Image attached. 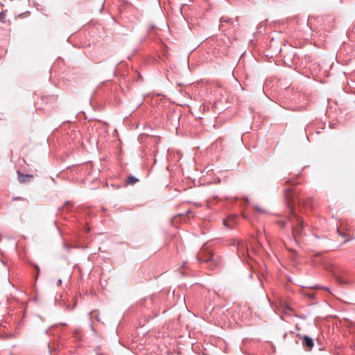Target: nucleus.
<instances>
[{
  "label": "nucleus",
  "mask_w": 355,
  "mask_h": 355,
  "mask_svg": "<svg viewBox=\"0 0 355 355\" xmlns=\"http://www.w3.org/2000/svg\"><path fill=\"white\" fill-rule=\"evenodd\" d=\"M295 196V193L293 187L284 189V198L288 208V215L286 221L291 223L293 234L295 241H297L304 236L305 225L302 219L294 211Z\"/></svg>",
  "instance_id": "1"
},
{
  "label": "nucleus",
  "mask_w": 355,
  "mask_h": 355,
  "mask_svg": "<svg viewBox=\"0 0 355 355\" xmlns=\"http://www.w3.org/2000/svg\"><path fill=\"white\" fill-rule=\"evenodd\" d=\"M297 200H298L299 202L302 200L298 196H297Z\"/></svg>",
  "instance_id": "22"
},
{
  "label": "nucleus",
  "mask_w": 355,
  "mask_h": 355,
  "mask_svg": "<svg viewBox=\"0 0 355 355\" xmlns=\"http://www.w3.org/2000/svg\"><path fill=\"white\" fill-rule=\"evenodd\" d=\"M337 231H338V234H339L340 236H345V234H342V233L340 232V230H339L338 229H337Z\"/></svg>",
  "instance_id": "18"
},
{
  "label": "nucleus",
  "mask_w": 355,
  "mask_h": 355,
  "mask_svg": "<svg viewBox=\"0 0 355 355\" xmlns=\"http://www.w3.org/2000/svg\"><path fill=\"white\" fill-rule=\"evenodd\" d=\"M233 245L236 246L237 253L239 257H245V256L249 255L248 248L245 241H234Z\"/></svg>",
  "instance_id": "3"
},
{
  "label": "nucleus",
  "mask_w": 355,
  "mask_h": 355,
  "mask_svg": "<svg viewBox=\"0 0 355 355\" xmlns=\"http://www.w3.org/2000/svg\"><path fill=\"white\" fill-rule=\"evenodd\" d=\"M33 266H34V268H35V270L37 271V274L38 275L39 272H40V268H39V266L37 265H36V264H34Z\"/></svg>",
  "instance_id": "17"
},
{
  "label": "nucleus",
  "mask_w": 355,
  "mask_h": 355,
  "mask_svg": "<svg viewBox=\"0 0 355 355\" xmlns=\"http://www.w3.org/2000/svg\"><path fill=\"white\" fill-rule=\"evenodd\" d=\"M255 209L257 210L258 211L261 212V213H263L264 212V210L260 207H259L258 206L255 207Z\"/></svg>",
  "instance_id": "16"
},
{
  "label": "nucleus",
  "mask_w": 355,
  "mask_h": 355,
  "mask_svg": "<svg viewBox=\"0 0 355 355\" xmlns=\"http://www.w3.org/2000/svg\"><path fill=\"white\" fill-rule=\"evenodd\" d=\"M302 344L306 347L309 351L312 349L314 346V342L312 338L309 336H303Z\"/></svg>",
  "instance_id": "7"
},
{
  "label": "nucleus",
  "mask_w": 355,
  "mask_h": 355,
  "mask_svg": "<svg viewBox=\"0 0 355 355\" xmlns=\"http://www.w3.org/2000/svg\"><path fill=\"white\" fill-rule=\"evenodd\" d=\"M213 257L212 252L207 249L206 248H202L200 251L196 255V259L200 263H207L211 261Z\"/></svg>",
  "instance_id": "4"
},
{
  "label": "nucleus",
  "mask_w": 355,
  "mask_h": 355,
  "mask_svg": "<svg viewBox=\"0 0 355 355\" xmlns=\"http://www.w3.org/2000/svg\"><path fill=\"white\" fill-rule=\"evenodd\" d=\"M81 334V330L79 329H77L76 330H74V335L76 336V338H80L78 335Z\"/></svg>",
  "instance_id": "13"
},
{
  "label": "nucleus",
  "mask_w": 355,
  "mask_h": 355,
  "mask_svg": "<svg viewBox=\"0 0 355 355\" xmlns=\"http://www.w3.org/2000/svg\"><path fill=\"white\" fill-rule=\"evenodd\" d=\"M280 228H284L286 225V221L285 220H279L276 222Z\"/></svg>",
  "instance_id": "12"
},
{
  "label": "nucleus",
  "mask_w": 355,
  "mask_h": 355,
  "mask_svg": "<svg viewBox=\"0 0 355 355\" xmlns=\"http://www.w3.org/2000/svg\"><path fill=\"white\" fill-rule=\"evenodd\" d=\"M238 218L237 215H233L227 217L226 219H223V224L227 228L233 229L235 225V220Z\"/></svg>",
  "instance_id": "6"
},
{
  "label": "nucleus",
  "mask_w": 355,
  "mask_h": 355,
  "mask_svg": "<svg viewBox=\"0 0 355 355\" xmlns=\"http://www.w3.org/2000/svg\"><path fill=\"white\" fill-rule=\"evenodd\" d=\"M313 199L311 198L306 200V202H304V204L306 206H311Z\"/></svg>",
  "instance_id": "14"
},
{
  "label": "nucleus",
  "mask_w": 355,
  "mask_h": 355,
  "mask_svg": "<svg viewBox=\"0 0 355 355\" xmlns=\"http://www.w3.org/2000/svg\"><path fill=\"white\" fill-rule=\"evenodd\" d=\"M30 12H24V13H21L18 15L19 17H26V16H28L29 15Z\"/></svg>",
  "instance_id": "15"
},
{
  "label": "nucleus",
  "mask_w": 355,
  "mask_h": 355,
  "mask_svg": "<svg viewBox=\"0 0 355 355\" xmlns=\"http://www.w3.org/2000/svg\"><path fill=\"white\" fill-rule=\"evenodd\" d=\"M70 204H71V203H70V202H69V201H67V202H65V205H66V206H67V205H70Z\"/></svg>",
  "instance_id": "21"
},
{
  "label": "nucleus",
  "mask_w": 355,
  "mask_h": 355,
  "mask_svg": "<svg viewBox=\"0 0 355 355\" xmlns=\"http://www.w3.org/2000/svg\"><path fill=\"white\" fill-rule=\"evenodd\" d=\"M236 25L234 21L227 17H222L220 19L219 30H220L225 35L231 32Z\"/></svg>",
  "instance_id": "2"
},
{
  "label": "nucleus",
  "mask_w": 355,
  "mask_h": 355,
  "mask_svg": "<svg viewBox=\"0 0 355 355\" xmlns=\"http://www.w3.org/2000/svg\"><path fill=\"white\" fill-rule=\"evenodd\" d=\"M0 21L3 23L6 22V11L0 12Z\"/></svg>",
  "instance_id": "11"
},
{
  "label": "nucleus",
  "mask_w": 355,
  "mask_h": 355,
  "mask_svg": "<svg viewBox=\"0 0 355 355\" xmlns=\"http://www.w3.org/2000/svg\"><path fill=\"white\" fill-rule=\"evenodd\" d=\"M335 278L336 282L340 285H347L351 283V282L349 279H346L345 277L341 275H336Z\"/></svg>",
  "instance_id": "8"
},
{
  "label": "nucleus",
  "mask_w": 355,
  "mask_h": 355,
  "mask_svg": "<svg viewBox=\"0 0 355 355\" xmlns=\"http://www.w3.org/2000/svg\"><path fill=\"white\" fill-rule=\"evenodd\" d=\"M64 246L67 250H69L70 247H69L67 244H64Z\"/></svg>",
  "instance_id": "19"
},
{
  "label": "nucleus",
  "mask_w": 355,
  "mask_h": 355,
  "mask_svg": "<svg viewBox=\"0 0 355 355\" xmlns=\"http://www.w3.org/2000/svg\"><path fill=\"white\" fill-rule=\"evenodd\" d=\"M138 182H139V179L137 178L135 176H132V175L128 176L127 180H126V184H127L133 185V184H136Z\"/></svg>",
  "instance_id": "9"
},
{
  "label": "nucleus",
  "mask_w": 355,
  "mask_h": 355,
  "mask_svg": "<svg viewBox=\"0 0 355 355\" xmlns=\"http://www.w3.org/2000/svg\"><path fill=\"white\" fill-rule=\"evenodd\" d=\"M90 319H95L98 322L100 321L99 313L98 311H92L89 313Z\"/></svg>",
  "instance_id": "10"
},
{
  "label": "nucleus",
  "mask_w": 355,
  "mask_h": 355,
  "mask_svg": "<svg viewBox=\"0 0 355 355\" xmlns=\"http://www.w3.org/2000/svg\"><path fill=\"white\" fill-rule=\"evenodd\" d=\"M61 284H62V280L61 279H58L57 284L58 286H60V285H61Z\"/></svg>",
  "instance_id": "20"
},
{
  "label": "nucleus",
  "mask_w": 355,
  "mask_h": 355,
  "mask_svg": "<svg viewBox=\"0 0 355 355\" xmlns=\"http://www.w3.org/2000/svg\"><path fill=\"white\" fill-rule=\"evenodd\" d=\"M19 182L22 184H26L31 181L34 178L33 175L24 174L20 171H17Z\"/></svg>",
  "instance_id": "5"
}]
</instances>
